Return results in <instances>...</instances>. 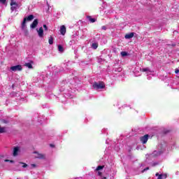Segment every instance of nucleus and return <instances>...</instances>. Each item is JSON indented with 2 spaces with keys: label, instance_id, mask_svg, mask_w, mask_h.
<instances>
[{
  "label": "nucleus",
  "instance_id": "1",
  "mask_svg": "<svg viewBox=\"0 0 179 179\" xmlns=\"http://www.w3.org/2000/svg\"><path fill=\"white\" fill-rule=\"evenodd\" d=\"M22 31L24 36H29V30H27V25H26V19H24L21 24Z\"/></svg>",
  "mask_w": 179,
  "mask_h": 179
},
{
  "label": "nucleus",
  "instance_id": "2",
  "mask_svg": "<svg viewBox=\"0 0 179 179\" xmlns=\"http://www.w3.org/2000/svg\"><path fill=\"white\" fill-rule=\"evenodd\" d=\"M92 87H94V89H95L96 90H99V89H104V87H106V85H104V83L103 82H99V83H94L92 85Z\"/></svg>",
  "mask_w": 179,
  "mask_h": 179
},
{
  "label": "nucleus",
  "instance_id": "3",
  "mask_svg": "<svg viewBox=\"0 0 179 179\" xmlns=\"http://www.w3.org/2000/svg\"><path fill=\"white\" fill-rule=\"evenodd\" d=\"M10 6H11V11L13 12V10H16V9H19L20 8V6L19 3L16 2V0H11L10 1Z\"/></svg>",
  "mask_w": 179,
  "mask_h": 179
},
{
  "label": "nucleus",
  "instance_id": "4",
  "mask_svg": "<svg viewBox=\"0 0 179 179\" xmlns=\"http://www.w3.org/2000/svg\"><path fill=\"white\" fill-rule=\"evenodd\" d=\"M19 153H20V147L15 146L13 148V156L16 157V156H19Z\"/></svg>",
  "mask_w": 179,
  "mask_h": 179
},
{
  "label": "nucleus",
  "instance_id": "5",
  "mask_svg": "<svg viewBox=\"0 0 179 179\" xmlns=\"http://www.w3.org/2000/svg\"><path fill=\"white\" fill-rule=\"evenodd\" d=\"M36 31H37L38 36V37H40V38H43L44 37V30L43 29V27H40L39 29H37Z\"/></svg>",
  "mask_w": 179,
  "mask_h": 179
},
{
  "label": "nucleus",
  "instance_id": "6",
  "mask_svg": "<svg viewBox=\"0 0 179 179\" xmlns=\"http://www.w3.org/2000/svg\"><path fill=\"white\" fill-rule=\"evenodd\" d=\"M10 71H12L13 72H16L17 71H22V66H13L10 68Z\"/></svg>",
  "mask_w": 179,
  "mask_h": 179
},
{
  "label": "nucleus",
  "instance_id": "7",
  "mask_svg": "<svg viewBox=\"0 0 179 179\" xmlns=\"http://www.w3.org/2000/svg\"><path fill=\"white\" fill-rule=\"evenodd\" d=\"M20 164H22V167L23 169H26V167H28V169H34L36 167V164H31V165H27V164H24L23 162L20 163Z\"/></svg>",
  "mask_w": 179,
  "mask_h": 179
},
{
  "label": "nucleus",
  "instance_id": "8",
  "mask_svg": "<svg viewBox=\"0 0 179 179\" xmlns=\"http://www.w3.org/2000/svg\"><path fill=\"white\" fill-rule=\"evenodd\" d=\"M163 152L162 151H154L150 155V157H157V156H160Z\"/></svg>",
  "mask_w": 179,
  "mask_h": 179
},
{
  "label": "nucleus",
  "instance_id": "9",
  "mask_svg": "<svg viewBox=\"0 0 179 179\" xmlns=\"http://www.w3.org/2000/svg\"><path fill=\"white\" fill-rule=\"evenodd\" d=\"M148 139H149V135L148 134L140 138L141 142L143 143V144L146 143Z\"/></svg>",
  "mask_w": 179,
  "mask_h": 179
},
{
  "label": "nucleus",
  "instance_id": "10",
  "mask_svg": "<svg viewBox=\"0 0 179 179\" xmlns=\"http://www.w3.org/2000/svg\"><path fill=\"white\" fill-rule=\"evenodd\" d=\"M35 154V157L36 159H45V155L44 154L38 153L37 152H34Z\"/></svg>",
  "mask_w": 179,
  "mask_h": 179
},
{
  "label": "nucleus",
  "instance_id": "11",
  "mask_svg": "<svg viewBox=\"0 0 179 179\" xmlns=\"http://www.w3.org/2000/svg\"><path fill=\"white\" fill-rule=\"evenodd\" d=\"M59 31H60V34H62V36H65V34L66 33V27H65V25H62L60 27Z\"/></svg>",
  "mask_w": 179,
  "mask_h": 179
},
{
  "label": "nucleus",
  "instance_id": "12",
  "mask_svg": "<svg viewBox=\"0 0 179 179\" xmlns=\"http://www.w3.org/2000/svg\"><path fill=\"white\" fill-rule=\"evenodd\" d=\"M155 176L158 177L157 179L167 178V173L159 174V173H157Z\"/></svg>",
  "mask_w": 179,
  "mask_h": 179
},
{
  "label": "nucleus",
  "instance_id": "13",
  "mask_svg": "<svg viewBox=\"0 0 179 179\" xmlns=\"http://www.w3.org/2000/svg\"><path fill=\"white\" fill-rule=\"evenodd\" d=\"M37 24H38V20L36 19L32 22V24L30 25L31 29H36V27H37Z\"/></svg>",
  "mask_w": 179,
  "mask_h": 179
},
{
  "label": "nucleus",
  "instance_id": "14",
  "mask_svg": "<svg viewBox=\"0 0 179 179\" xmlns=\"http://www.w3.org/2000/svg\"><path fill=\"white\" fill-rule=\"evenodd\" d=\"M25 19V24H26V21L27 20L28 22H31V20H33L34 19V15H30L27 17H24Z\"/></svg>",
  "mask_w": 179,
  "mask_h": 179
},
{
  "label": "nucleus",
  "instance_id": "15",
  "mask_svg": "<svg viewBox=\"0 0 179 179\" xmlns=\"http://www.w3.org/2000/svg\"><path fill=\"white\" fill-rule=\"evenodd\" d=\"M142 72H146L147 75H152V71L149 69V68H145L143 69H141Z\"/></svg>",
  "mask_w": 179,
  "mask_h": 179
},
{
  "label": "nucleus",
  "instance_id": "16",
  "mask_svg": "<svg viewBox=\"0 0 179 179\" xmlns=\"http://www.w3.org/2000/svg\"><path fill=\"white\" fill-rule=\"evenodd\" d=\"M25 66H27V68H29V69H33V64L31 62L25 63Z\"/></svg>",
  "mask_w": 179,
  "mask_h": 179
},
{
  "label": "nucleus",
  "instance_id": "17",
  "mask_svg": "<svg viewBox=\"0 0 179 179\" xmlns=\"http://www.w3.org/2000/svg\"><path fill=\"white\" fill-rule=\"evenodd\" d=\"M99 47V43H93L92 44V48L94 50H97V48Z\"/></svg>",
  "mask_w": 179,
  "mask_h": 179
},
{
  "label": "nucleus",
  "instance_id": "18",
  "mask_svg": "<svg viewBox=\"0 0 179 179\" xmlns=\"http://www.w3.org/2000/svg\"><path fill=\"white\" fill-rule=\"evenodd\" d=\"M124 37L125 38H132V37H134V33L127 34Z\"/></svg>",
  "mask_w": 179,
  "mask_h": 179
},
{
  "label": "nucleus",
  "instance_id": "19",
  "mask_svg": "<svg viewBox=\"0 0 179 179\" xmlns=\"http://www.w3.org/2000/svg\"><path fill=\"white\" fill-rule=\"evenodd\" d=\"M87 18L91 23H94V22H96V19L92 18L91 16H87Z\"/></svg>",
  "mask_w": 179,
  "mask_h": 179
},
{
  "label": "nucleus",
  "instance_id": "20",
  "mask_svg": "<svg viewBox=\"0 0 179 179\" xmlns=\"http://www.w3.org/2000/svg\"><path fill=\"white\" fill-rule=\"evenodd\" d=\"M48 43L50 45H52V44H54V38H52V36L50 37L48 40Z\"/></svg>",
  "mask_w": 179,
  "mask_h": 179
},
{
  "label": "nucleus",
  "instance_id": "21",
  "mask_svg": "<svg viewBox=\"0 0 179 179\" xmlns=\"http://www.w3.org/2000/svg\"><path fill=\"white\" fill-rule=\"evenodd\" d=\"M58 51L59 52H64V47H62L61 45H58Z\"/></svg>",
  "mask_w": 179,
  "mask_h": 179
},
{
  "label": "nucleus",
  "instance_id": "22",
  "mask_svg": "<svg viewBox=\"0 0 179 179\" xmlns=\"http://www.w3.org/2000/svg\"><path fill=\"white\" fill-rule=\"evenodd\" d=\"M103 169H104V166H99L95 169V171H100V170H103Z\"/></svg>",
  "mask_w": 179,
  "mask_h": 179
},
{
  "label": "nucleus",
  "instance_id": "23",
  "mask_svg": "<svg viewBox=\"0 0 179 179\" xmlns=\"http://www.w3.org/2000/svg\"><path fill=\"white\" fill-rule=\"evenodd\" d=\"M3 132H6V128L0 126V134H3Z\"/></svg>",
  "mask_w": 179,
  "mask_h": 179
},
{
  "label": "nucleus",
  "instance_id": "24",
  "mask_svg": "<svg viewBox=\"0 0 179 179\" xmlns=\"http://www.w3.org/2000/svg\"><path fill=\"white\" fill-rule=\"evenodd\" d=\"M121 55L122 57H127V55H128V52H121Z\"/></svg>",
  "mask_w": 179,
  "mask_h": 179
},
{
  "label": "nucleus",
  "instance_id": "25",
  "mask_svg": "<svg viewBox=\"0 0 179 179\" xmlns=\"http://www.w3.org/2000/svg\"><path fill=\"white\" fill-rule=\"evenodd\" d=\"M1 122H3V124H8V122H9V121L6 120H2Z\"/></svg>",
  "mask_w": 179,
  "mask_h": 179
},
{
  "label": "nucleus",
  "instance_id": "26",
  "mask_svg": "<svg viewBox=\"0 0 179 179\" xmlns=\"http://www.w3.org/2000/svg\"><path fill=\"white\" fill-rule=\"evenodd\" d=\"M1 3L5 4L6 0H0Z\"/></svg>",
  "mask_w": 179,
  "mask_h": 179
},
{
  "label": "nucleus",
  "instance_id": "27",
  "mask_svg": "<svg viewBox=\"0 0 179 179\" xmlns=\"http://www.w3.org/2000/svg\"><path fill=\"white\" fill-rule=\"evenodd\" d=\"M43 28L45 30H48V27H47L46 24H43Z\"/></svg>",
  "mask_w": 179,
  "mask_h": 179
},
{
  "label": "nucleus",
  "instance_id": "28",
  "mask_svg": "<svg viewBox=\"0 0 179 179\" xmlns=\"http://www.w3.org/2000/svg\"><path fill=\"white\" fill-rule=\"evenodd\" d=\"M5 162H10V163H13V161L9 159H6Z\"/></svg>",
  "mask_w": 179,
  "mask_h": 179
},
{
  "label": "nucleus",
  "instance_id": "29",
  "mask_svg": "<svg viewBox=\"0 0 179 179\" xmlns=\"http://www.w3.org/2000/svg\"><path fill=\"white\" fill-rule=\"evenodd\" d=\"M179 73V70H178V69H176V70H175V73Z\"/></svg>",
  "mask_w": 179,
  "mask_h": 179
},
{
  "label": "nucleus",
  "instance_id": "30",
  "mask_svg": "<svg viewBox=\"0 0 179 179\" xmlns=\"http://www.w3.org/2000/svg\"><path fill=\"white\" fill-rule=\"evenodd\" d=\"M107 28L106 27V26H103L102 27V30H106Z\"/></svg>",
  "mask_w": 179,
  "mask_h": 179
},
{
  "label": "nucleus",
  "instance_id": "31",
  "mask_svg": "<svg viewBox=\"0 0 179 179\" xmlns=\"http://www.w3.org/2000/svg\"><path fill=\"white\" fill-rule=\"evenodd\" d=\"M147 170H149V167H147L146 169H145L143 170V171H146Z\"/></svg>",
  "mask_w": 179,
  "mask_h": 179
},
{
  "label": "nucleus",
  "instance_id": "32",
  "mask_svg": "<svg viewBox=\"0 0 179 179\" xmlns=\"http://www.w3.org/2000/svg\"><path fill=\"white\" fill-rule=\"evenodd\" d=\"M98 176H101V172L98 171Z\"/></svg>",
  "mask_w": 179,
  "mask_h": 179
},
{
  "label": "nucleus",
  "instance_id": "33",
  "mask_svg": "<svg viewBox=\"0 0 179 179\" xmlns=\"http://www.w3.org/2000/svg\"><path fill=\"white\" fill-rule=\"evenodd\" d=\"M152 166H157V163H153Z\"/></svg>",
  "mask_w": 179,
  "mask_h": 179
},
{
  "label": "nucleus",
  "instance_id": "34",
  "mask_svg": "<svg viewBox=\"0 0 179 179\" xmlns=\"http://www.w3.org/2000/svg\"><path fill=\"white\" fill-rule=\"evenodd\" d=\"M121 71H122V69L120 68V69H119V72H121Z\"/></svg>",
  "mask_w": 179,
  "mask_h": 179
},
{
  "label": "nucleus",
  "instance_id": "35",
  "mask_svg": "<svg viewBox=\"0 0 179 179\" xmlns=\"http://www.w3.org/2000/svg\"><path fill=\"white\" fill-rule=\"evenodd\" d=\"M135 76H141V74L136 75V73H135Z\"/></svg>",
  "mask_w": 179,
  "mask_h": 179
},
{
  "label": "nucleus",
  "instance_id": "36",
  "mask_svg": "<svg viewBox=\"0 0 179 179\" xmlns=\"http://www.w3.org/2000/svg\"><path fill=\"white\" fill-rule=\"evenodd\" d=\"M50 146H51L52 148H54V145H52V144H51Z\"/></svg>",
  "mask_w": 179,
  "mask_h": 179
},
{
  "label": "nucleus",
  "instance_id": "37",
  "mask_svg": "<svg viewBox=\"0 0 179 179\" xmlns=\"http://www.w3.org/2000/svg\"><path fill=\"white\" fill-rule=\"evenodd\" d=\"M148 79L150 80V77H148Z\"/></svg>",
  "mask_w": 179,
  "mask_h": 179
},
{
  "label": "nucleus",
  "instance_id": "38",
  "mask_svg": "<svg viewBox=\"0 0 179 179\" xmlns=\"http://www.w3.org/2000/svg\"><path fill=\"white\" fill-rule=\"evenodd\" d=\"M178 78H179V76H178Z\"/></svg>",
  "mask_w": 179,
  "mask_h": 179
}]
</instances>
